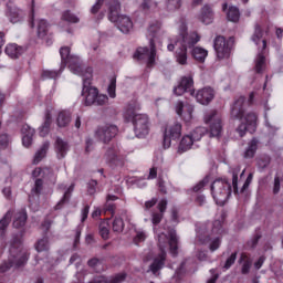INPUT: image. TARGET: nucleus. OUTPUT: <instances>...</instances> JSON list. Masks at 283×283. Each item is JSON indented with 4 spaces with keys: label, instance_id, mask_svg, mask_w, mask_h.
<instances>
[{
    "label": "nucleus",
    "instance_id": "1",
    "mask_svg": "<svg viewBox=\"0 0 283 283\" xmlns=\"http://www.w3.org/2000/svg\"><path fill=\"white\" fill-rule=\"evenodd\" d=\"M198 41H200V35L196 32L187 33V25L181 24L179 35L170 40L167 49L169 52L176 50L175 59L179 65H187V50L193 48Z\"/></svg>",
    "mask_w": 283,
    "mask_h": 283
},
{
    "label": "nucleus",
    "instance_id": "2",
    "mask_svg": "<svg viewBox=\"0 0 283 283\" xmlns=\"http://www.w3.org/2000/svg\"><path fill=\"white\" fill-rule=\"evenodd\" d=\"M92 67L87 66L85 70L78 74L77 76H82L83 78V88L82 96L84 97V105L90 107L92 105L103 106L107 105L109 98L105 94H98V88L92 85V76H93Z\"/></svg>",
    "mask_w": 283,
    "mask_h": 283
},
{
    "label": "nucleus",
    "instance_id": "3",
    "mask_svg": "<svg viewBox=\"0 0 283 283\" xmlns=\"http://www.w3.org/2000/svg\"><path fill=\"white\" fill-rule=\"evenodd\" d=\"M167 240L171 255H178V235L176 234V230H169L168 237L165 233L159 234L160 253L154 259V262L150 265V271L154 275L165 266V260L167 259V252H165V249H167Z\"/></svg>",
    "mask_w": 283,
    "mask_h": 283
},
{
    "label": "nucleus",
    "instance_id": "4",
    "mask_svg": "<svg viewBox=\"0 0 283 283\" xmlns=\"http://www.w3.org/2000/svg\"><path fill=\"white\" fill-rule=\"evenodd\" d=\"M220 233H222V222L220 221H214L212 226H201L197 231V242L199 244H209L210 242V251H218L222 244Z\"/></svg>",
    "mask_w": 283,
    "mask_h": 283
},
{
    "label": "nucleus",
    "instance_id": "5",
    "mask_svg": "<svg viewBox=\"0 0 283 283\" xmlns=\"http://www.w3.org/2000/svg\"><path fill=\"white\" fill-rule=\"evenodd\" d=\"M232 118H238L241 120V124L238 126L237 132L239 136L242 138L247 132H249V127L255 129V123H258V115L255 113H247L244 115V97H239L231 109Z\"/></svg>",
    "mask_w": 283,
    "mask_h": 283
},
{
    "label": "nucleus",
    "instance_id": "6",
    "mask_svg": "<svg viewBox=\"0 0 283 283\" xmlns=\"http://www.w3.org/2000/svg\"><path fill=\"white\" fill-rule=\"evenodd\" d=\"M138 109H140V104L133 102V104L128 105L125 118L132 120L135 136L145 138L149 134V116L136 113Z\"/></svg>",
    "mask_w": 283,
    "mask_h": 283
},
{
    "label": "nucleus",
    "instance_id": "7",
    "mask_svg": "<svg viewBox=\"0 0 283 283\" xmlns=\"http://www.w3.org/2000/svg\"><path fill=\"white\" fill-rule=\"evenodd\" d=\"M262 36H264V31L262 27L256 23L251 36V41L258 46V54L254 59V70L256 74H262V72L266 70V40H262Z\"/></svg>",
    "mask_w": 283,
    "mask_h": 283
},
{
    "label": "nucleus",
    "instance_id": "8",
    "mask_svg": "<svg viewBox=\"0 0 283 283\" xmlns=\"http://www.w3.org/2000/svg\"><path fill=\"white\" fill-rule=\"evenodd\" d=\"M28 263V251L21 248V240L17 239L10 248V256L8 262L0 265V273H6L10 271L12 266L15 269H21Z\"/></svg>",
    "mask_w": 283,
    "mask_h": 283
},
{
    "label": "nucleus",
    "instance_id": "9",
    "mask_svg": "<svg viewBox=\"0 0 283 283\" xmlns=\"http://www.w3.org/2000/svg\"><path fill=\"white\" fill-rule=\"evenodd\" d=\"M231 184L227 179H217L211 185V193L217 205H224L231 197Z\"/></svg>",
    "mask_w": 283,
    "mask_h": 283
},
{
    "label": "nucleus",
    "instance_id": "10",
    "mask_svg": "<svg viewBox=\"0 0 283 283\" xmlns=\"http://www.w3.org/2000/svg\"><path fill=\"white\" fill-rule=\"evenodd\" d=\"M60 55L62 59L61 70L65 67V65H69V70L73 74H82L85 72V67H83V64H81V59L76 55L70 54V46H62L60 49Z\"/></svg>",
    "mask_w": 283,
    "mask_h": 283
},
{
    "label": "nucleus",
    "instance_id": "11",
    "mask_svg": "<svg viewBox=\"0 0 283 283\" xmlns=\"http://www.w3.org/2000/svg\"><path fill=\"white\" fill-rule=\"evenodd\" d=\"M203 120L209 125L210 136L212 138H220L222 135V115L218 111L212 109L206 113Z\"/></svg>",
    "mask_w": 283,
    "mask_h": 283
},
{
    "label": "nucleus",
    "instance_id": "12",
    "mask_svg": "<svg viewBox=\"0 0 283 283\" xmlns=\"http://www.w3.org/2000/svg\"><path fill=\"white\" fill-rule=\"evenodd\" d=\"M149 45L150 48H138L134 54V59L146 63L147 67H153V65L156 63V43H154V39L150 40Z\"/></svg>",
    "mask_w": 283,
    "mask_h": 283
},
{
    "label": "nucleus",
    "instance_id": "13",
    "mask_svg": "<svg viewBox=\"0 0 283 283\" xmlns=\"http://www.w3.org/2000/svg\"><path fill=\"white\" fill-rule=\"evenodd\" d=\"M182 136V124L175 122L169 124L164 133V147L169 149L171 147V140H178Z\"/></svg>",
    "mask_w": 283,
    "mask_h": 283
},
{
    "label": "nucleus",
    "instance_id": "14",
    "mask_svg": "<svg viewBox=\"0 0 283 283\" xmlns=\"http://www.w3.org/2000/svg\"><path fill=\"white\" fill-rule=\"evenodd\" d=\"M117 134L118 127L112 124L99 126L95 132L96 138L104 144L112 143V139L116 138Z\"/></svg>",
    "mask_w": 283,
    "mask_h": 283
},
{
    "label": "nucleus",
    "instance_id": "15",
    "mask_svg": "<svg viewBox=\"0 0 283 283\" xmlns=\"http://www.w3.org/2000/svg\"><path fill=\"white\" fill-rule=\"evenodd\" d=\"M104 160L108 165H115V167L123 166V160H125V156L120 153V148L117 145H112L106 148L104 154Z\"/></svg>",
    "mask_w": 283,
    "mask_h": 283
},
{
    "label": "nucleus",
    "instance_id": "16",
    "mask_svg": "<svg viewBox=\"0 0 283 283\" xmlns=\"http://www.w3.org/2000/svg\"><path fill=\"white\" fill-rule=\"evenodd\" d=\"M213 48L217 53V59H229V56H231V46L224 36H217L214 39Z\"/></svg>",
    "mask_w": 283,
    "mask_h": 283
},
{
    "label": "nucleus",
    "instance_id": "17",
    "mask_svg": "<svg viewBox=\"0 0 283 283\" xmlns=\"http://www.w3.org/2000/svg\"><path fill=\"white\" fill-rule=\"evenodd\" d=\"M191 87H193V76H184L181 77L179 84L174 88V94L176 96H182L185 92H190L191 96H193V91Z\"/></svg>",
    "mask_w": 283,
    "mask_h": 283
},
{
    "label": "nucleus",
    "instance_id": "18",
    "mask_svg": "<svg viewBox=\"0 0 283 283\" xmlns=\"http://www.w3.org/2000/svg\"><path fill=\"white\" fill-rule=\"evenodd\" d=\"M214 96H216V91H213V88L208 86L197 91L195 98L197 103H200V105H209V103L213 101Z\"/></svg>",
    "mask_w": 283,
    "mask_h": 283
},
{
    "label": "nucleus",
    "instance_id": "19",
    "mask_svg": "<svg viewBox=\"0 0 283 283\" xmlns=\"http://www.w3.org/2000/svg\"><path fill=\"white\" fill-rule=\"evenodd\" d=\"M112 22L116 23L118 30H120L123 34H129L134 28V22H132V19L127 15H119L116 21Z\"/></svg>",
    "mask_w": 283,
    "mask_h": 283
},
{
    "label": "nucleus",
    "instance_id": "20",
    "mask_svg": "<svg viewBox=\"0 0 283 283\" xmlns=\"http://www.w3.org/2000/svg\"><path fill=\"white\" fill-rule=\"evenodd\" d=\"M55 151L59 159L65 158L67 151H70V145L67 144V142L61 139V137H57L55 140Z\"/></svg>",
    "mask_w": 283,
    "mask_h": 283
},
{
    "label": "nucleus",
    "instance_id": "21",
    "mask_svg": "<svg viewBox=\"0 0 283 283\" xmlns=\"http://www.w3.org/2000/svg\"><path fill=\"white\" fill-rule=\"evenodd\" d=\"M22 132V145L23 147H30L32 145V137L34 136V128L29 125H23L21 128Z\"/></svg>",
    "mask_w": 283,
    "mask_h": 283
},
{
    "label": "nucleus",
    "instance_id": "22",
    "mask_svg": "<svg viewBox=\"0 0 283 283\" xmlns=\"http://www.w3.org/2000/svg\"><path fill=\"white\" fill-rule=\"evenodd\" d=\"M108 19L109 21H118V17L120 15V2L117 0H112L108 4Z\"/></svg>",
    "mask_w": 283,
    "mask_h": 283
},
{
    "label": "nucleus",
    "instance_id": "23",
    "mask_svg": "<svg viewBox=\"0 0 283 283\" xmlns=\"http://www.w3.org/2000/svg\"><path fill=\"white\" fill-rule=\"evenodd\" d=\"M50 149V142H44L40 148L35 151V155L33 157V165H39L45 156H48V151Z\"/></svg>",
    "mask_w": 283,
    "mask_h": 283
},
{
    "label": "nucleus",
    "instance_id": "24",
    "mask_svg": "<svg viewBox=\"0 0 283 283\" xmlns=\"http://www.w3.org/2000/svg\"><path fill=\"white\" fill-rule=\"evenodd\" d=\"M239 264H241L242 275H249L253 261L251 258H249V255H247V253H241Z\"/></svg>",
    "mask_w": 283,
    "mask_h": 283
},
{
    "label": "nucleus",
    "instance_id": "25",
    "mask_svg": "<svg viewBox=\"0 0 283 283\" xmlns=\"http://www.w3.org/2000/svg\"><path fill=\"white\" fill-rule=\"evenodd\" d=\"M195 143L191 135H185L179 143L178 153L185 154V151H189Z\"/></svg>",
    "mask_w": 283,
    "mask_h": 283
},
{
    "label": "nucleus",
    "instance_id": "26",
    "mask_svg": "<svg viewBox=\"0 0 283 283\" xmlns=\"http://www.w3.org/2000/svg\"><path fill=\"white\" fill-rule=\"evenodd\" d=\"M200 21L205 23V25H209L213 23V10L209 6H205L201 9V14L199 17Z\"/></svg>",
    "mask_w": 283,
    "mask_h": 283
},
{
    "label": "nucleus",
    "instance_id": "27",
    "mask_svg": "<svg viewBox=\"0 0 283 283\" xmlns=\"http://www.w3.org/2000/svg\"><path fill=\"white\" fill-rule=\"evenodd\" d=\"M8 17L11 23H19V21H21V19L25 17V13L23 12V10L17 7H13V8L9 7Z\"/></svg>",
    "mask_w": 283,
    "mask_h": 283
},
{
    "label": "nucleus",
    "instance_id": "28",
    "mask_svg": "<svg viewBox=\"0 0 283 283\" xmlns=\"http://www.w3.org/2000/svg\"><path fill=\"white\" fill-rule=\"evenodd\" d=\"M25 222H28V212L24 209L20 210L13 220L14 229H21V227H25Z\"/></svg>",
    "mask_w": 283,
    "mask_h": 283
},
{
    "label": "nucleus",
    "instance_id": "29",
    "mask_svg": "<svg viewBox=\"0 0 283 283\" xmlns=\"http://www.w3.org/2000/svg\"><path fill=\"white\" fill-rule=\"evenodd\" d=\"M6 54H8V56H10L11 59H19V56L23 54V48L17 44H9L6 48Z\"/></svg>",
    "mask_w": 283,
    "mask_h": 283
},
{
    "label": "nucleus",
    "instance_id": "30",
    "mask_svg": "<svg viewBox=\"0 0 283 283\" xmlns=\"http://www.w3.org/2000/svg\"><path fill=\"white\" fill-rule=\"evenodd\" d=\"M191 54L195 61L205 63V59H207L209 52L200 46H196L192 49Z\"/></svg>",
    "mask_w": 283,
    "mask_h": 283
},
{
    "label": "nucleus",
    "instance_id": "31",
    "mask_svg": "<svg viewBox=\"0 0 283 283\" xmlns=\"http://www.w3.org/2000/svg\"><path fill=\"white\" fill-rule=\"evenodd\" d=\"M270 188L272 189L273 196H277V193H280V191H282L283 188V176L276 174Z\"/></svg>",
    "mask_w": 283,
    "mask_h": 283
},
{
    "label": "nucleus",
    "instance_id": "32",
    "mask_svg": "<svg viewBox=\"0 0 283 283\" xmlns=\"http://www.w3.org/2000/svg\"><path fill=\"white\" fill-rule=\"evenodd\" d=\"M56 120L60 127H67L72 120V114L69 111H62L59 113Z\"/></svg>",
    "mask_w": 283,
    "mask_h": 283
},
{
    "label": "nucleus",
    "instance_id": "33",
    "mask_svg": "<svg viewBox=\"0 0 283 283\" xmlns=\"http://www.w3.org/2000/svg\"><path fill=\"white\" fill-rule=\"evenodd\" d=\"M38 23V36L40 39H45L48 36V30H50V23L46 20L40 19Z\"/></svg>",
    "mask_w": 283,
    "mask_h": 283
},
{
    "label": "nucleus",
    "instance_id": "34",
    "mask_svg": "<svg viewBox=\"0 0 283 283\" xmlns=\"http://www.w3.org/2000/svg\"><path fill=\"white\" fill-rule=\"evenodd\" d=\"M50 125H52V115H50V112H48L45 114V120L40 127V136L45 137L48 134H50Z\"/></svg>",
    "mask_w": 283,
    "mask_h": 283
},
{
    "label": "nucleus",
    "instance_id": "35",
    "mask_svg": "<svg viewBox=\"0 0 283 283\" xmlns=\"http://www.w3.org/2000/svg\"><path fill=\"white\" fill-rule=\"evenodd\" d=\"M258 151V139L253 138L249 144L244 153V158H253Z\"/></svg>",
    "mask_w": 283,
    "mask_h": 283
},
{
    "label": "nucleus",
    "instance_id": "36",
    "mask_svg": "<svg viewBox=\"0 0 283 283\" xmlns=\"http://www.w3.org/2000/svg\"><path fill=\"white\" fill-rule=\"evenodd\" d=\"M161 24L160 22L156 21L153 22L149 27H148V34L150 36H153V39H156L157 36H160V34H163V31L160 30Z\"/></svg>",
    "mask_w": 283,
    "mask_h": 283
},
{
    "label": "nucleus",
    "instance_id": "37",
    "mask_svg": "<svg viewBox=\"0 0 283 283\" xmlns=\"http://www.w3.org/2000/svg\"><path fill=\"white\" fill-rule=\"evenodd\" d=\"M228 21L238 23L240 21V10L237 7H230L227 13Z\"/></svg>",
    "mask_w": 283,
    "mask_h": 283
},
{
    "label": "nucleus",
    "instance_id": "38",
    "mask_svg": "<svg viewBox=\"0 0 283 283\" xmlns=\"http://www.w3.org/2000/svg\"><path fill=\"white\" fill-rule=\"evenodd\" d=\"M182 7V0H166V10L168 12H176Z\"/></svg>",
    "mask_w": 283,
    "mask_h": 283
},
{
    "label": "nucleus",
    "instance_id": "39",
    "mask_svg": "<svg viewBox=\"0 0 283 283\" xmlns=\"http://www.w3.org/2000/svg\"><path fill=\"white\" fill-rule=\"evenodd\" d=\"M72 191H74V185H71L69 189L64 192L63 198L55 206V209H61L65 202H70V198L72 197Z\"/></svg>",
    "mask_w": 283,
    "mask_h": 283
},
{
    "label": "nucleus",
    "instance_id": "40",
    "mask_svg": "<svg viewBox=\"0 0 283 283\" xmlns=\"http://www.w3.org/2000/svg\"><path fill=\"white\" fill-rule=\"evenodd\" d=\"M207 134V128L205 127H197L191 134H189L190 137H192V140L195 143H198V140L202 139V136Z\"/></svg>",
    "mask_w": 283,
    "mask_h": 283
},
{
    "label": "nucleus",
    "instance_id": "41",
    "mask_svg": "<svg viewBox=\"0 0 283 283\" xmlns=\"http://www.w3.org/2000/svg\"><path fill=\"white\" fill-rule=\"evenodd\" d=\"M35 249L39 253H43V251H49L50 241L48 240V238L40 239L35 244Z\"/></svg>",
    "mask_w": 283,
    "mask_h": 283
},
{
    "label": "nucleus",
    "instance_id": "42",
    "mask_svg": "<svg viewBox=\"0 0 283 283\" xmlns=\"http://www.w3.org/2000/svg\"><path fill=\"white\" fill-rule=\"evenodd\" d=\"M99 235L103 240H109V223L107 221L99 223Z\"/></svg>",
    "mask_w": 283,
    "mask_h": 283
},
{
    "label": "nucleus",
    "instance_id": "43",
    "mask_svg": "<svg viewBox=\"0 0 283 283\" xmlns=\"http://www.w3.org/2000/svg\"><path fill=\"white\" fill-rule=\"evenodd\" d=\"M11 221H12V213L10 211H8L3 216V218L0 219V231H2V233L6 231V229H8Z\"/></svg>",
    "mask_w": 283,
    "mask_h": 283
},
{
    "label": "nucleus",
    "instance_id": "44",
    "mask_svg": "<svg viewBox=\"0 0 283 283\" xmlns=\"http://www.w3.org/2000/svg\"><path fill=\"white\" fill-rule=\"evenodd\" d=\"M123 229H125L123 218L116 217L113 221V231H115V233H122Z\"/></svg>",
    "mask_w": 283,
    "mask_h": 283
},
{
    "label": "nucleus",
    "instance_id": "45",
    "mask_svg": "<svg viewBox=\"0 0 283 283\" xmlns=\"http://www.w3.org/2000/svg\"><path fill=\"white\" fill-rule=\"evenodd\" d=\"M62 20L67 21V23H78V17L70 12V10L63 12Z\"/></svg>",
    "mask_w": 283,
    "mask_h": 283
},
{
    "label": "nucleus",
    "instance_id": "46",
    "mask_svg": "<svg viewBox=\"0 0 283 283\" xmlns=\"http://www.w3.org/2000/svg\"><path fill=\"white\" fill-rule=\"evenodd\" d=\"M41 174H43V176H48V174L51 176H54V171H52V169H50V168H44V169L35 168L32 171L33 178H39V176H41Z\"/></svg>",
    "mask_w": 283,
    "mask_h": 283
},
{
    "label": "nucleus",
    "instance_id": "47",
    "mask_svg": "<svg viewBox=\"0 0 283 283\" xmlns=\"http://www.w3.org/2000/svg\"><path fill=\"white\" fill-rule=\"evenodd\" d=\"M232 174V186L234 189V192L238 191V175L240 174V166H235L234 168L231 169Z\"/></svg>",
    "mask_w": 283,
    "mask_h": 283
},
{
    "label": "nucleus",
    "instance_id": "48",
    "mask_svg": "<svg viewBox=\"0 0 283 283\" xmlns=\"http://www.w3.org/2000/svg\"><path fill=\"white\" fill-rule=\"evenodd\" d=\"M271 165V157L268 155H263L258 159V166L261 169H266V167Z\"/></svg>",
    "mask_w": 283,
    "mask_h": 283
},
{
    "label": "nucleus",
    "instance_id": "49",
    "mask_svg": "<svg viewBox=\"0 0 283 283\" xmlns=\"http://www.w3.org/2000/svg\"><path fill=\"white\" fill-rule=\"evenodd\" d=\"M31 191L35 196H39L43 191V179H35L34 187Z\"/></svg>",
    "mask_w": 283,
    "mask_h": 283
},
{
    "label": "nucleus",
    "instance_id": "50",
    "mask_svg": "<svg viewBox=\"0 0 283 283\" xmlns=\"http://www.w3.org/2000/svg\"><path fill=\"white\" fill-rule=\"evenodd\" d=\"M61 75V72L59 71H43L42 72V78L45 81L46 78H59V76Z\"/></svg>",
    "mask_w": 283,
    "mask_h": 283
},
{
    "label": "nucleus",
    "instance_id": "51",
    "mask_svg": "<svg viewBox=\"0 0 283 283\" xmlns=\"http://www.w3.org/2000/svg\"><path fill=\"white\" fill-rule=\"evenodd\" d=\"M142 8L143 10H156V8H158V2L154 0H144Z\"/></svg>",
    "mask_w": 283,
    "mask_h": 283
},
{
    "label": "nucleus",
    "instance_id": "52",
    "mask_svg": "<svg viewBox=\"0 0 283 283\" xmlns=\"http://www.w3.org/2000/svg\"><path fill=\"white\" fill-rule=\"evenodd\" d=\"M235 260H238V252L232 253L226 261L223 269H226V271H229L230 266H233V264H235Z\"/></svg>",
    "mask_w": 283,
    "mask_h": 283
},
{
    "label": "nucleus",
    "instance_id": "53",
    "mask_svg": "<svg viewBox=\"0 0 283 283\" xmlns=\"http://www.w3.org/2000/svg\"><path fill=\"white\" fill-rule=\"evenodd\" d=\"M145 240H147V234L144 231H137L133 242L138 245L140 242H145Z\"/></svg>",
    "mask_w": 283,
    "mask_h": 283
},
{
    "label": "nucleus",
    "instance_id": "54",
    "mask_svg": "<svg viewBox=\"0 0 283 283\" xmlns=\"http://www.w3.org/2000/svg\"><path fill=\"white\" fill-rule=\"evenodd\" d=\"M107 92L111 98H116V78H112Z\"/></svg>",
    "mask_w": 283,
    "mask_h": 283
},
{
    "label": "nucleus",
    "instance_id": "55",
    "mask_svg": "<svg viewBox=\"0 0 283 283\" xmlns=\"http://www.w3.org/2000/svg\"><path fill=\"white\" fill-rule=\"evenodd\" d=\"M163 218H165V214H163V212H153L151 213L153 224L157 226L159 222H163Z\"/></svg>",
    "mask_w": 283,
    "mask_h": 283
},
{
    "label": "nucleus",
    "instance_id": "56",
    "mask_svg": "<svg viewBox=\"0 0 283 283\" xmlns=\"http://www.w3.org/2000/svg\"><path fill=\"white\" fill-rule=\"evenodd\" d=\"M207 185H209V177H205L201 181H199V182L193 187V191H196V192L201 191V189H203L205 187H207Z\"/></svg>",
    "mask_w": 283,
    "mask_h": 283
},
{
    "label": "nucleus",
    "instance_id": "57",
    "mask_svg": "<svg viewBox=\"0 0 283 283\" xmlns=\"http://www.w3.org/2000/svg\"><path fill=\"white\" fill-rule=\"evenodd\" d=\"M262 238V234L256 233L249 242H248V247H250V249H255L258 247V243L260 242V239Z\"/></svg>",
    "mask_w": 283,
    "mask_h": 283
},
{
    "label": "nucleus",
    "instance_id": "58",
    "mask_svg": "<svg viewBox=\"0 0 283 283\" xmlns=\"http://www.w3.org/2000/svg\"><path fill=\"white\" fill-rule=\"evenodd\" d=\"M105 0H96L95 4L91 8V14H96L103 8Z\"/></svg>",
    "mask_w": 283,
    "mask_h": 283
},
{
    "label": "nucleus",
    "instance_id": "59",
    "mask_svg": "<svg viewBox=\"0 0 283 283\" xmlns=\"http://www.w3.org/2000/svg\"><path fill=\"white\" fill-rule=\"evenodd\" d=\"M157 209L159 210V213L165 214L167 211V199H161L157 205Z\"/></svg>",
    "mask_w": 283,
    "mask_h": 283
},
{
    "label": "nucleus",
    "instance_id": "60",
    "mask_svg": "<svg viewBox=\"0 0 283 283\" xmlns=\"http://www.w3.org/2000/svg\"><path fill=\"white\" fill-rule=\"evenodd\" d=\"M8 143H10V137H8V134L0 135V146L8 147Z\"/></svg>",
    "mask_w": 283,
    "mask_h": 283
},
{
    "label": "nucleus",
    "instance_id": "61",
    "mask_svg": "<svg viewBox=\"0 0 283 283\" xmlns=\"http://www.w3.org/2000/svg\"><path fill=\"white\" fill-rule=\"evenodd\" d=\"M96 185H98V182L96 180H92L88 184V193H90V196H94V193H96Z\"/></svg>",
    "mask_w": 283,
    "mask_h": 283
},
{
    "label": "nucleus",
    "instance_id": "62",
    "mask_svg": "<svg viewBox=\"0 0 283 283\" xmlns=\"http://www.w3.org/2000/svg\"><path fill=\"white\" fill-rule=\"evenodd\" d=\"M158 202L157 198H153L151 200H148L145 202V209L146 211H149V209H151V207H156V203Z\"/></svg>",
    "mask_w": 283,
    "mask_h": 283
},
{
    "label": "nucleus",
    "instance_id": "63",
    "mask_svg": "<svg viewBox=\"0 0 283 283\" xmlns=\"http://www.w3.org/2000/svg\"><path fill=\"white\" fill-rule=\"evenodd\" d=\"M265 260H266V258L264 255L260 256L259 260L256 262H254V269L260 271V269H262V265L264 264Z\"/></svg>",
    "mask_w": 283,
    "mask_h": 283
},
{
    "label": "nucleus",
    "instance_id": "64",
    "mask_svg": "<svg viewBox=\"0 0 283 283\" xmlns=\"http://www.w3.org/2000/svg\"><path fill=\"white\" fill-rule=\"evenodd\" d=\"M87 264L92 269H96V266H98L101 264V260L94 258V259L88 260Z\"/></svg>",
    "mask_w": 283,
    "mask_h": 283
}]
</instances>
